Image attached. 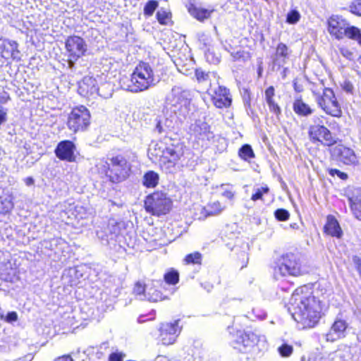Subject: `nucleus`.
I'll return each mask as SVG.
<instances>
[{
    "instance_id": "obj_1",
    "label": "nucleus",
    "mask_w": 361,
    "mask_h": 361,
    "mask_svg": "<svg viewBox=\"0 0 361 361\" xmlns=\"http://www.w3.org/2000/svg\"><path fill=\"white\" fill-rule=\"evenodd\" d=\"M288 311L295 321L304 328L314 327L322 316L321 301L307 286L298 288L289 301Z\"/></svg>"
},
{
    "instance_id": "obj_2",
    "label": "nucleus",
    "mask_w": 361,
    "mask_h": 361,
    "mask_svg": "<svg viewBox=\"0 0 361 361\" xmlns=\"http://www.w3.org/2000/svg\"><path fill=\"white\" fill-rule=\"evenodd\" d=\"M157 80L151 66L140 62L135 68L130 78L121 80V86L123 90L131 92H140L154 86Z\"/></svg>"
},
{
    "instance_id": "obj_3",
    "label": "nucleus",
    "mask_w": 361,
    "mask_h": 361,
    "mask_svg": "<svg viewBox=\"0 0 361 361\" xmlns=\"http://www.w3.org/2000/svg\"><path fill=\"white\" fill-rule=\"evenodd\" d=\"M190 92L181 87L175 86L166 97V104L180 118H185L190 111Z\"/></svg>"
},
{
    "instance_id": "obj_4",
    "label": "nucleus",
    "mask_w": 361,
    "mask_h": 361,
    "mask_svg": "<svg viewBox=\"0 0 361 361\" xmlns=\"http://www.w3.org/2000/svg\"><path fill=\"white\" fill-rule=\"evenodd\" d=\"M274 271L282 276H298L305 273L300 257L292 252L283 255L277 259Z\"/></svg>"
},
{
    "instance_id": "obj_5",
    "label": "nucleus",
    "mask_w": 361,
    "mask_h": 361,
    "mask_svg": "<svg viewBox=\"0 0 361 361\" xmlns=\"http://www.w3.org/2000/svg\"><path fill=\"white\" fill-rule=\"evenodd\" d=\"M259 336L252 331H245L231 328L229 331L230 345L240 353H246L258 343Z\"/></svg>"
},
{
    "instance_id": "obj_6",
    "label": "nucleus",
    "mask_w": 361,
    "mask_h": 361,
    "mask_svg": "<svg viewBox=\"0 0 361 361\" xmlns=\"http://www.w3.org/2000/svg\"><path fill=\"white\" fill-rule=\"evenodd\" d=\"M312 93L318 106L326 114L337 118L341 116V107L332 89L324 87L322 94L315 91H313Z\"/></svg>"
},
{
    "instance_id": "obj_7",
    "label": "nucleus",
    "mask_w": 361,
    "mask_h": 361,
    "mask_svg": "<svg viewBox=\"0 0 361 361\" xmlns=\"http://www.w3.org/2000/svg\"><path fill=\"white\" fill-rule=\"evenodd\" d=\"M184 154L183 145L180 142L166 146L160 157V166L166 173H173L176 164Z\"/></svg>"
},
{
    "instance_id": "obj_8",
    "label": "nucleus",
    "mask_w": 361,
    "mask_h": 361,
    "mask_svg": "<svg viewBox=\"0 0 361 361\" xmlns=\"http://www.w3.org/2000/svg\"><path fill=\"white\" fill-rule=\"evenodd\" d=\"M172 201L163 192H155L148 195L145 200V207L147 212L153 215L166 214L171 210Z\"/></svg>"
},
{
    "instance_id": "obj_9",
    "label": "nucleus",
    "mask_w": 361,
    "mask_h": 361,
    "mask_svg": "<svg viewBox=\"0 0 361 361\" xmlns=\"http://www.w3.org/2000/svg\"><path fill=\"white\" fill-rule=\"evenodd\" d=\"M90 123V113L85 106L81 105L73 108L68 115V128L75 133L85 130Z\"/></svg>"
},
{
    "instance_id": "obj_10",
    "label": "nucleus",
    "mask_w": 361,
    "mask_h": 361,
    "mask_svg": "<svg viewBox=\"0 0 361 361\" xmlns=\"http://www.w3.org/2000/svg\"><path fill=\"white\" fill-rule=\"evenodd\" d=\"M65 48L68 56V66L72 69L75 66V61L85 55L87 50V45L82 37L73 35L66 39Z\"/></svg>"
},
{
    "instance_id": "obj_11",
    "label": "nucleus",
    "mask_w": 361,
    "mask_h": 361,
    "mask_svg": "<svg viewBox=\"0 0 361 361\" xmlns=\"http://www.w3.org/2000/svg\"><path fill=\"white\" fill-rule=\"evenodd\" d=\"M111 174L109 175L110 180L113 183H118L124 180L130 170V165L125 157L117 155L110 159Z\"/></svg>"
},
{
    "instance_id": "obj_12",
    "label": "nucleus",
    "mask_w": 361,
    "mask_h": 361,
    "mask_svg": "<svg viewBox=\"0 0 361 361\" xmlns=\"http://www.w3.org/2000/svg\"><path fill=\"white\" fill-rule=\"evenodd\" d=\"M308 135L313 143L320 142L324 146H332L336 143L335 138L331 131L323 125H311L308 130Z\"/></svg>"
},
{
    "instance_id": "obj_13",
    "label": "nucleus",
    "mask_w": 361,
    "mask_h": 361,
    "mask_svg": "<svg viewBox=\"0 0 361 361\" xmlns=\"http://www.w3.org/2000/svg\"><path fill=\"white\" fill-rule=\"evenodd\" d=\"M189 133L193 136L197 142H201L202 145H207V142L213 137V133L210 130V126L204 121V118L195 120L189 126Z\"/></svg>"
},
{
    "instance_id": "obj_14",
    "label": "nucleus",
    "mask_w": 361,
    "mask_h": 361,
    "mask_svg": "<svg viewBox=\"0 0 361 361\" xmlns=\"http://www.w3.org/2000/svg\"><path fill=\"white\" fill-rule=\"evenodd\" d=\"M159 338L163 345H171L175 343L181 331L179 320L173 322L161 323L159 326Z\"/></svg>"
},
{
    "instance_id": "obj_15",
    "label": "nucleus",
    "mask_w": 361,
    "mask_h": 361,
    "mask_svg": "<svg viewBox=\"0 0 361 361\" xmlns=\"http://www.w3.org/2000/svg\"><path fill=\"white\" fill-rule=\"evenodd\" d=\"M328 32L336 39L341 40L345 37V32L349 23L341 16L333 15L327 20Z\"/></svg>"
},
{
    "instance_id": "obj_16",
    "label": "nucleus",
    "mask_w": 361,
    "mask_h": 361,
    "mask_svg": "<svg viewBox=\"0 0 361 361\" xmlns=\"http://www.w3.org/2000/svg\"><path fill=\"white\" fill-rule=\"evenodd\" d=\"M19 44L15 40L0 39V54L2 58L20 61L21 60Z\"/></svg>"
},
{
    "instance_id": "obj_17",
    "label": "nucleus",
    "mask_w": 361,
    "mask_h": 361,
    "mask_svg": "<svg viewBox=\"0 0 361 361\" xmlns=\"http://www.w3.org/2000/svg\"><path fill=\"white\" fill-rule=\"evenodd\" d=\"M75 149L76 147L73 142L66 140L58 143L54 153L60 160L73 162L75 160L74 154Z\"/></svg>"
},
{
    "instance_id": "obj_18",
    "label": "nucleus",
    "mask_w": 361,
    "mask_h": 361,
    "mask_svg": "<svg viewBox=\"0 0 361 361\" xmlns=\"http://www.w3.org/2000/svg\"><path fill=\"white\" fill-rule=\"evenodd\" d=\"M78 93L85 97L99 94V87L94 78L85 76L78 82Z\"/></svg>"
},
{
    "instance_id": "obj_19",
    "label": "nucleus",
    "mask_w": 361,
    "mask_h": 361,
    "mask_svg": "<svg viewBox=\"0 0 361 361\" xmlns=\"http://www.w3.org/2000/svg\"><path fill=\"white\" fill-rule=\"evenodd\" d=\"M290 54V48L286 44L279 42L276 47L275 53L271 56L273 66H277L278 68L283 66Z\"/></svg>"
},
{
    "instance_id": "obj_20",
    "label": "nucleus",
    "mask_w": 361,
    "mask_h": 361,
    "mask_svg": "<svg viewBox=\"0 0 361 361\" xmlns=\"http://www.w3.org/2000/svg\"><path fill=\"white\" fill-rule=\"evenodd\" d=\"M334 155L346 165H354L357 163V157L354 151L343 145L336 147L333 151Z\"/></svg>"
},
{
    "instance_id": "obj_21",
    "label": "nucleus",
    "mask_w": 361,
    "mask_h": 361,
    "mask_svg": "<svg viewBox=\"0 0 361 361\" xmlns=\"http://www.w3.org/2000/svg\"><path fill=\"white\" fill-rule=\"evenodd\" d=\"M347 324L345 320L336 319L328 333L325 334L326 341L334 342L345 336Z\"/></svg>"
},
{
    "instance_id": "obj_22",
    "label": "nucleus",
    "mask_w": 361,
    "mask_h": 361,
    "mask_svg": "<svg viewBox=\"0 0 361 361\" xmlns=\"http://www.w3.org/2000/svg\"><path fill=\"white\" fill-rule=\"evenodd\" d=\"M351 211L356 219L361 221V190L355 189L348 195Z\"/></svg>"
},
{
    "instance_id": "obj_23",
    "label": "nucleus",
    "mask_w": 361,
    "mask_h": 361,
    "mask_svg": "<svg viewBox=\"0 0 361 361\" xmlns=\"http://www.w3.org/2000/svg\"><path fill=\"white\" fill-rule=\"evenodd\" d=\"M324 232L334 237L340 238L342 235V230L336 219L332 216H327L326 223L324 226Z\"/></svg>"
},
{
    "instance_id": "obj_24",
    "label": "nucleus",
    "mask_w": 361,
    "mask_h": 361,
    "mask_svg": "<svg viewBox=\"0 0 361 361\" xmlns=\"http://www.w3.org/2000/svg\"><path fill=\"white\" fill-rule=\"evenodd\" d=\"M293 109L297 115L303 117H307L314 112V109L306 104L300 96L294 100Z\"/></svg>"
},
{
    "instance_id": "obj_25",
    "label": "nucleus",
    "mask_w": 361,
    "mask_h": 361,
    "mask_svg": "<svg viewBox=\"0 0 361 361\" xmlns=\"http://www.w3.org/2000/svg\"><path fill=\"white\" fill-rule=\"evenodd\" d=\"M188 11L189 13L200 21H202L204 19L208 18L213 10H209L203 8L200 6H197L191 1L188 3Z\"/></svg>"
},
{
    "instance_id": "obj_26",
    "label": "nucleus",
    "mask_w": 361,
    "mask_h": 361,
    "mask_svg": "<svg viewBox=\"0 0 361 361\" xmlns=\"http://www.w3.org/2000/svg\"><path fill=\"white\" fill-rule=\"evenodd\" d=\"M1 195L0 194V213L7 214L10 212L13 207V196L9 192H5L0 188Z\"/></svg>"
},
{
    "instance_id": "obj_27",
    "label": "nucleus",
    "mask_w": 361,
    "mask_h": 361,
    "mask_svg": "<svg viewBox=\"0 0 361 361\" xmlns=\"http://www.w3.org/2000/svg\"><path fill=\"white\" fill-rule=\"evenodd\" d=\"M275 89L273 86H269L264 92L265 101L269 106V111L276 115L281 114V108L274 101Z\"/></svg>"
},
{
    "instance_id": "obj_28",
    "label": "nucleus",
    "mask_w": 361,
    "mask_h": 361,
    "mask_svg": "<svg viewBox=\"0 0 361 361\" xmlns=\"http://www.w3.org/2000/svg\"><path fill=\"white\" fill-rule=\"evenodd\" d=\"M150 290H153V293L152 295H150V293L148 292V295L149 296H147L145 294V286H143L140 282H137L134 286V288H133V292L137 295H139L140 297L143 296L145 297V298H147L148 300L149 301H152V302H157L159 300V299L160 298V295H159V292L156 290H154V289H150ZM140 299H143L142 298H140Z\"/></svg>"
},
{
    "instance_id": "obj_29",
    "label": "nucleus",
    "mask_w": 361,
    "mask_h": 361,
    "mask_svg": "<svg viewBox=\"0 0 361 361\" xmlns=\"http://www.w3.org/2000/svg\"><path fill=\"white\" fill-rule=\"evenodd\" d=\"M213 102L217 108L221 109L226 106V87L224 86L219 85L218 88L215 90Z\"/></svg>"
},
{
    "instance_id": "obj_30",
    "label": "nucleus",
    "mask_w": 361,
    "mask_h": 361,
    "mask_svg": "<svg viewBox=\"0 0 361 361\" xmlns=\"http://www.w3.org/2000/svg\"><path fill=\"white\" fill-rule=\"evenodd\" d=\"M345 37L356 42L361 47V30L350 23L345 32Z\"/></svg>"
},
{
    "instance_id": "obj_31",
    "label": "nucleus",
    "mask_w": 361,
    "mask_h": 361,
    "mask_svg": "<svg viewBox=\"0 0 361 361\" xmlns=\"http://www.w3.org/2000/svg\"><path fill=\"white\" fill-rule=\"evenodd\" d=\"M159 176L154 171H148L143 176L142 183L146 188H154L157 185Z\"/></svg>"
},
{
    "instance_id": "obj_32",
    "label": "nucleus",
    "mask_w": 361,
    "mask_h": 361,
    "mask_svg": "<svg viewBox=\"0 0 361 361\" xmlns=\"http://www.w3.org/2000/svg\"><path fill=\"white\" fill-rule=\"evenodd\" d=\"M63 243L64 242L61 238H53L49 240H44L42 241L41 245L44 249L56 252L58 247Z\"/></svg>"
},
{
    "instance_id": "obj_33",
    "label": "nucleus",
    "mask_w": 361,
    "mask_h": 361,
    "mask_svg": "<svg viewBox=\"0 0 361 361\" xmlns=\"http://www.w3.org/2000/svg\"><path fill=\"white\" fill-rule=\"evenodd\" d=\"M238 156L241 159L250 162L251 159L255 157V152L251 147L248 144H245L238 150Z\"/></svg>"
},
{
    "instance_id": "obj_34",
    "label": "nucleus",
    "mask_w": 361,
    "mask_h": 361,
    "mask_svg": "<svg viewBox=\"0 0 361 361\" xmlns=\"http://www.w3.org/2000/svg\"><path fill=\"white\" fill-rule=\"evenodd\" d=\"M16 269L11 267V264H5L0 269V278L6 281H13L16 278Z\"/></svg>"
},
{
    "instance_id": "obj_35",
    "label": "nucleus",
    "mask_w": 361,
    "mask_h": 361,
    "mask_svg": "<svg viewBox=\"0 0 361 361\" xmlns=\"http://www.w3.org/2000/svg\"><path fill=\"white\" fill-rule=\"evenodd\" d=\"M202 255L199 252H194L187 255L184 258L185 264H201Z\"/></svg>"
},
{
    "instance_id": "obj_36",
    "label": "nucleus",
    "mask_w": 361,
    "mask_h": 361,
    "mask_svg": "<svg viewBox=\"0 0 361 361\" xmlns=\"http://www.w3.org/2000/svg\"><path fill=\"white\" fill-rule=\"evenodd\" d=\"M96 167L98 171L109 177V175L111 174V166L110 161H107L104 159H100L97 164Z\"/></svg>"
},
{
    "instance_id": "obj_37",
    "label": "nucleus",
    "mask_w": 361,
    "mask_h": 361,
    "mask_svg": "<svg viewBox=\"0 0 361 361\" xmlns=\"http://www.w3.org/2000/svg\"><path fill=\"white\" fill-rule=\"evenodd\" d=\"M164 280L168 284L175 285L179 281V273L176 270H171L165 274Z\"/></svg>"
},
{
    "instance_id": "obj_38",
    "label": "nucleus",
    "mask_w": 361,
    "mask_h": 361,
    "mask_svg": "<svg viewBox=\"0 0 361 361\" xmlns=\"http://www.w3.org/2000/svg\"><path fill=\"white\" fill-rule=\"evenodd\" d=\"M197 39L200 48L204 49V51L207 50L209 48L208 47L210 45V37L204 32H200L197 34Z\"/></svg>"
},
{
    "instance_id": "obj_39",
    "label": "nucleus",
    "mask_w": 361,
    "mask_h": 361,
    "mask_svg": "<svg viewBox=\"0 0 361 361\" xmlns=\"http://www.w3.org/2000/svg\"><path fill=\"white\" fill-rule=\"evenodd\" d=\"M171 16V13L163 9L159 10L156 14L158 22L161 25H167Z\"/></svg>"
},
{
    "instance_id": "obj_40",
    "label": "nucleus",
    "mask_w": 361,
    "mask_h": 361,
    "mask_svg": "<svg viewBox=\"0 0 361 361\" xmlns=\"http://www.w3.org/2000/svg\"><path fill=\"white\" fill-rule=\"evenodd\" d=\"M300 13L295 10L293 9L290 11L286 16V23L290 25L296 24L300 19Z\"/></svg>"
},
{
    "instance_id": "obj_41",
    "label": "nucleus",
    "mask_w": 361,
    "mask_h": 361,
    "mask_svg": "<svg viewBox=\"0 0 361 361\" xmlns=\"http://www.w3.org/2000/svg\"><path fill=\"white\" fill-rule=\"evenodd\" d=\"M158 2L155 0L147 1L144 7V14L147 16H151L158 7Z\"/></svg>"
},
{
    "instance_id": "obj_42",
    "label": "nucleus",
    "mask_w": 361,
    "mask_h": 361,
    "mask_svg": "<svg viewBox=\"0 0 361 361\" xmlns=\"http://www.w3.org/2000/svg\"><path fill=\"white\" fill-rule=\"evenodd\" d=\"M195 77L198 82H207L209 80V73L203 71L202 68H197L195 70Z\"/></svg>"
},
{
    "instance_id": "obj_43",
    "label": "nucleus",
    "mask_w": 361,
    "mask_h": 361,
    "mask_svg": "<svg viewBox=\"0 0 361 361\" xmlns=\"http://www.w3.org/2000/svg\"><path fill=\"white\" fill-rule=\"evenodd\" d=\"M204 55L207 61L211 63L216 64L220 61L219 56L216 54L210 48L204 51Z\"/></svg>"
},
{
    "instance_id": "obj_44",
    "label": "nucleus",
    "mask_w": 361,
    "mask_h": 361,
    "mask_svg": "<svg viewBox=\"0 0 361 361\" xmlns=\"http://www.w3.org/2000/svg\"><path fill=\"white\" fill-rule=\"evenodd\" d=\"M269 189L267 186L257 188L255 189V192L252 194L251 197V200L253 201H257L258 200H262V197L264 194H267Z\"/></svg>"
},
{
    "instance_id": "obj_45",
    "label": "nucleus",
    "mask_w": 361,
    "mask_h": 361,
    "mask_svg": "<svg viewBox=\"0 0 361 361\" xmlns=\"http://www.w3.org/2000/svg\"><path fill=\"white\" fill-rule=\"evenodd\" d=\"M293 351V346L287 343H283L278 348V352L281 357H289Z\"/></svg>"
},
{
    "instance_id": "obj_46",
    "label": "nucleus",
    "mask_w": 361,
    "mask_h": 361,
    "mask_svg": "<svg viewBox=\"0 0 361 361\" xmlns=\"http://www.w3.org/2000/svg\"><path fill=\"white\" fill-rule=\"evenodd\" d=\"M338 51L341 56L349 61L354 59V53L347 47L341 45L338 47Z\"/></svg>"
},
{
    "instance_id": "obj_47",
    "label": "nucleus",
    "mask_w": 361,
    "mask_h": 361,
    "mask_svg": "<svg viewBox=\"0 0 361 361\" xmlns=\"http://www.w3.org/2000/svg\"><path fill=\"white\" fill-rule=\"evenodd\" d=\"M274 216L277 220L283 221L289 219L290 214L285 209H278L275 211Z\"/></svg>"
},
{
    "instance_id": "obj_48",
    "label": "nucleus",
    "mask_w": 361,
    "mask_h": 361,
    "mask_svg": "<svg viewBox=\"0 0 361 361\" xmlns=\"http://www.w3.org/2000/svg\"><path fill=\"white\" fill-rule=\"evenodd\" d=\"M241 94L243 100L244 105L246 108H250L251 106V93L247 88H243L241 91Z\"/></svg>"
},
{
    "instance_id": "obj_49",
    "label": "nucleus",
    "mask_w": 361,
    "mask_h": 361,
    "mask_svg": "<svg viewBox=\"0 0 361 361\" xmlns=\"http://www.w3.org/2000/svg\"><path fill=\"white\" fill-rule=\"evenodd\" d=\"M350 11L352 13L361 16V0H356L350 6Z\"/></svg>"
},
{
    "instance_id": "obj_50",
    "label": "nucleus",
    "mask_w": 361,
    "mask_h": 361,
    "mask_svg": "<svg viewBox=\"0 0 361 361\" xmlns=\"http://www.w3.org/2000/svg\"><path fill=\"white\" fill-rule=\"evenodd\" d=\"M329 173L331 176H337L341 180H346L348 178L347 173H345L344 172H342V171H339L338 169H329Z\"/></svg>"
},
{
    "instance_id": "obj_51",
    "label": "nucleus",
    "mask_w": 361,
    "mask_h": 361,
    "mask_svg": "<svg viewBox=\"0 0 361 361\" xmlns=\"http://www.w3.org/2000/svg\"><path fill=\"white\" fill-rule=\"evenodd\" d=\"M8 323H12L13 322H16L18 320V314L16 312H9L7 314L4 315V319H3Z\"/></svg>"
},
{
    "instance_id": "obj_52",
    "label": "nucleus",
    "mask_w": 361,
    "mask_h": 361,
    "mask_svg": "<svg viewBox=\"0 0 361 361\" xmlns=\"http://www.w3.org/2000/svg\"><path fill=\"white\" fill-rule=\"evenodd\" d=\"M125 354L123 353L115 352L110 354L109 361H123Z\"/></svg>"
},
{
    "instance_id": "obj_53",
    "label": "nucleus",
    "mask_w": 361,
    "mask_h": 361,
    "mask_svg": "<svg viewBox=\"0 0 361 361\" xmlns=\"http://www.w3.org/2000/svg\"><path fill=\"white\" fill-rule=\"evenodd\" d=\"M342 88L345 92L350 94H352L354 90L353 84L349 81H345L342 85Z\"/></svg>"
},
{
    "instance_id": "obj_54",
    "label": "nucleus",
    "mask_w": 361,
    "mask_h": 361,
    "mask_svg": "<svg viewBox=\"0 0 361 361\" xmlns=\"http://www.w3.org/2000/svg\"><path fill=\"white\" fill-rule=\"evenodd\" d=\"M97 235L99 238H100L103 243L110 244V240H113V234H111L110 238L108 235H106V238H104V235L102 232H97Z\"/></svg>"
},
{
    "instance_id": "obj_55",
    "label": "nucleus",
    "mask_w": 361,
    "mask_h": 361,
    "mask_svg": "<svg viewBox=\"0 0 361 361\" xmlns=\"http://www.w3.org/2000/svg\"><path fill=\"white\" fill-rule=\"evenodd\" d=\"M212 207H214V211H211L209 212V215H213L215 214H218L219 212H221V205L219 202H215L212 205Z\"/></svg>"
},
{
    "instance_id": "obj_56",
    "label": "nucleus",
    "mask_w": 361,
    "mask_h": 361,
    "mask_svg": "<svg viewBox=\"0 0 361 361\" xmlns=\"http://www.w3.org/2000/svg\"><path fill=\"white\" fill-rule=\"evenodd\" d=\"M11 99L10 96L8 92H3L0 95V103L6 104Z\"/></svg>"
},
{
    "instance_id": "obj_57",
    "label": "nucleus",
    "mask_w": 361,
    "mask_h": 361,
    "mask_svg": "<svg viewBox=\"0 0 361 361\" xmlns=\"http://www.w3.org/2000/svg\"><path fill=\"white\" fill-rule=\"evenodd\" d=\"M54 361H73V360L72 359V357L70 355H64V356L58 357Z\"/></svg>"
},
{
    "instance_id": "obj_58",
    "label": "nucleus",
    "mask_w": 361,
    "mask_h": 361,
    "mask_svg": "<svg viewBox=\"0 0 361 361\" xmlns=\"http://www.w3.org/2000/svg\"><path fill=\"white\" fill-rule=\"evenodd\" d=\"M293 88L295 92H301L303 90L302 86L300 85H298L296 81L293 82Z\"/></svg>"
},
{
    "instance_id": "obj_59",
    "label": "nucleus",
    "mask_w": 361,
    "mask_h": 361,
    "mask_svg": "<svg viewBox=\"0 0 361 361\" xmlns=\"http://www.w3.org/2000/svg\"><path fill=\"white\" fill-rule=\"evenodd\" d=\"M156 130L158 131L159 133H161L164 131H165V130L161 124V122L160 121H158L156 125Z\"/></svg>"
},
{
    "instance_id": "obj_60",
    "label": "nucleus",
    "mask_w": 361,
    "mask_h": 361,
    "mask_svg": "<svg viewBox=\"0 0 361 361\" xmlns=\"http://www.w3.org/2000/svg\"><path fill=\"white\" fill-rule=\"evenodd\" d=\"M25 182L27 185H32L34 184V180L32 177L26 178Z\"/></svg>"
},
{
    "instance_id": "obj_61",
    "label": "nucleus",
    "mask_w": 361,
    "mask_h": 361,
    "mask_svg": "<svg viewBox=\"0 0 361 361\" xmlns=\"http://www.w3.org/2000/svg\"><path fill=\"white\" fill-rule=\"evenodd\" d=\"M4 319V311L0 307V319L3 320Z\"/></svg>"
},
{
    "instance_id": "obj_62",
    "label": "nucleus",
    "mask_w": 361,
    "mask_h": 361,
    "mask_svg": "<svg viewBox=\"0 0 361 361\" xmlns=\"http://www.w3.org/2000/svg\"><path fill=\"white\" fill-rule=\"evenodd\" d=\"M243 54L240 51H238L235 55L234 56V58L235 59H238V58H240L242 56Z\"/></svg>"
},
{
    "instance_id": "obj_63",
    "label": "nucleus",
    "mask_w": 361,
    "mask_h": 361,
    "mask_svg": "<svg viewBox=\"0 0 361 361\" xmlns=\"http://www.w3.org/2000/svg\"><path fill=\"white\" fill-rule=\"evenodd\" d=\"M287 71H288V68H284L283 70V73H282V75H283V78H286Z\"/></svg>"
},
{
    "instance_id": "obj_64",
    "label": "nucleus",
    "mask_w": 361,
    "mask_h": 361,
    "mask_svg": "<svg viewBox=\"0 0 361 361\" xmlns=\"http://www.w3.org/2000/svg\"><path fill=\"white\" fill-rule=\"evenodd\" d=\"M262 73V67H259L258 69H257V74H258L259 77H261Z\"/></svg>"
}]
</instances>
